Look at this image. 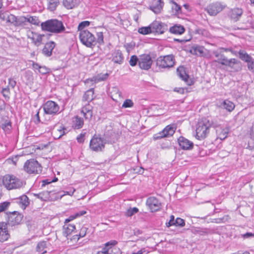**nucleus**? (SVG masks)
I'll list each match as a JSON object with an SVG mask.
<instances>
[{
	"label": "nucleus",
	"instance_id": "53",
	"mask_svg": "<svg viewBox=\"0 0 254 254\" xmlns=\"http://www.w3.org/2000/svg\"><path fill=\"white\" fill-rule=\"evenodd\" d=\"M87 229V228L86 227H82L81 228L78 235H76V236L78 237V240L80 238H83L86 235Z\"/></svg>",
	"mask_w": 254,
	"mask_h": 254
},
{
	"label": "nucleus",
	"instance_id": "5",
	"mask_svg": "<svg viewBox=\"0 0 254 254\" xmlns=\"http://www.w3.org/2000/svg\"><path fill=\"white\" fill-rule=\"evenodd\" d=\"M156 64L160 71H162L163 69L172 67L175 64L174 57L172 55L160 56L157 58Z\"/></svg>",
	"mask_w": 254,
	"mask_h": 254
},
{
	"label": "nucleus",
	"instance_id": "12",
	"mask_svg": "<svg viewBox=\"0 0 254 254\" xmlns=\"http://www.w3.org/2000/svg\"><path fill=\"white\" fill-rule=\"evenodd\" d=\"M7 214L8 216V223L11 226L20 224L23 217L22 214L16 211L9 212L7 213Z\"/></svg>",
	"mask_w": 254,
	"mask_h": 254
},
{
	"label": "nucleus",
	"instance_id": "16",
	"mask_svg": "<svg viewBox=\"0 0 254 254\" xmlns=\"http://www.w3.org/2000/svg\"><path fill=\"white\" fill-rule=\"evenodd\" d=\"M178 142L180 147L183 150H190L193 148V142L184 136H180L178 139Z\"/></svg>",
	"mask_w": 254,
	"mask_h": 254
},
{
	"label": "nucleus",
	"instance_id": "46",
	"mask_svg": "<svg viewBox=\"0 0 254 254\" xmlns=\"http://www.w3.org/2000/svg\"><path fill=\"white\" fill-rule=\"evenodd\" d=\"M111 248V241L108 242L104 245V247L102 248L103 254H110L109 250Z\"/></svg>",
	"mask_w": 254,
	"mask_h": 254
},
{
	"label": "nucleus",
	"instance_id": "57",
	"mask_svg": "<svg viewBox=\"0 0 254 254\" xmlns=\"http://www.w3.org/2000/svg\"><path fill=\"white\" fill-rule=\"evenodd\" d=\"M186 83V84L189 86L193 85L195 82V80L193 78H190L189 75L188 77H186L185 79L183 80Z\"/></svg>",
	"mask_w": 254,
	"mask_h": 254
},
{
	"label": "nucleus",
	"instance_id": "13",
	"mask_svg": "<svg viewBox=\"0 0 254 254\" xmlns=\"http://www.w3.org/2000/svg\"><path fill=\"white\" fill-rule=\"evenodd\" d=\"M139 67L144 70H148L151 67L153 61L148 54H142L139 56Z\"/></svg>",
	"mask_w": 254,
	"mask_h": 254
},
{
	"label": "nucleus",
	"instance_id": "36",
	"mask_svg": "<svg viewBox=\"0 0 254 254\" xmlns=\"http://www.w3.org/2000/svg\"><path fill=\"white\" fill-rule=\"evenodd\" d=\"M47 243L46 241H41L38 243L36 247V250L38 252H40L42 254H44L47 253L45 250L47 248Z\"/></svg>",
	"mask_w": 254,
	"mask_h": 254
},
{
	"label": "nucleus",
	"instance_id": "28",
	"mask_svg": "<svg viewBox=\"0 0 254 254\" xmlns=\"http://www.w3.org/2000/svg\"><path fill=\"white\" fill-rule=\"evenodd\" d=\"M63 4L67 9H72L77 6L80 2V0H63Z\"/></svg>",
	"mask_w": 254,
	"mask_h": 254
},
{
	"label": "nucleus",
	"instance_id": "19",
	"mask_svg": "<svg viewBox=\"0 0 254 254\" xmlns=\"http://www.w3.org/2000/svg\"><path fill=\"white\" fill-rule=\"evenodd\" d=\"M92 107L88 104L82 108L81 114L84 117L85 119L89 121L92 117Z\"/></svg>",
	"mask_w": 254,
	"mask_h": 254
},
{
	"label": "nucleus",
	"instance_id": "34",
	"mask_svg": "<svg viewBox=\"0 0 254 254\" xmlns=\"http://www.w3.org/2000/svg\"><path fill=\"white\" fill-rule=\"evenodd\" d=\"M94 99V89L93 88L86 91L83 95V101H91Z\"/></svg>",
	"mask_w": 254,
	"mask_h": 254
},
{
	"label": "nucleus",
	"instance_id": "18",
	"mask_svg": "<svg viewBox=\"0 0 254 254\" xmlns=\"http://www.w3.org/2000/svg\"><path fill=\"white\" fill-rule=\"evenodd\" d=\"M226 66L230 67L233 71L235 72L240 71L242 68L241 62L235 58L229 59Z\"/></svg>",
	"mask_w": 254,
	"mask_h": 254
},
{
	"label": "nucleus",
	"instance_id": "9",
	"mask_svg": "<svg viewBox=\"0 0 254 254\" xmlns=\"http://www.w3.org/2000/svg\"><path fill=\"white\" fill-rule=\"evenodd\" d=\"M43 109L45 114L56 115L59 113L60 107L53 101H48L43 105Z\"/></svg>",
	"mask_w": 254,
	"mask_h": 254
},
{
	"label": "nucleus",
	"instance_id": "22",
	"mask_svg": "<svg viewBox=\"0 0 254 254\" xmlns=\"http://www.w3.org/2000/svg\"><path fill=\"white\" fill-rule=\"evenodd\" d=\"M164 5V2L162 0H154L152 4L150 6V9L155 13L158 14L161 12Z\"/></svg>",
	"mask_w": 254,
	"mask_h": 254
},
{
	"label": "nucleus",
	"instance_id": "30",
	"mask_svg": "<svg viewBox=\"0 0 254 254\" xmlns=\"http://www.w3.org/2000/svg\"><path fill=\"white\" fill-rule=\"evenodd\" d=\"M63 228L64 229V235L67 237L75 230V226L72 224L64 223Z\"/></svg>",
	"mask_w": 254,
	"mask_h": 254
},
{
	"label": "nucleus",
	"instance_id": "10",
	"mask_svg": "<svg viewBox=\"0 0 254 254\" xmlns=\"http://www.w3.org/2000/svg\"><path fill=\"white\" fill-rule=\"evenodd\" d=\"M150 25L152 33L155 34H163L168 30L167 25L159 21L155 20Z\"/></svg>",
	"mask_w": 254,
	"mask_h": 254
},
{
	"label": "nucleus",
	"instance_id": "27",
	"mask_svg": "<svg viewBox=\"0 0 254 254\" xmlns=\"http://www.w3.org/2000/svg\"><path fill=\"white\" fill-rule=\"evenodd\" d=\"M185 31V27L180 24H175L169 28V32L176 35H181Z\"/></svg>",
	"mask_w": 254,
	"mask_h": 254
},
{
	"label": "nucleus",
	"instance_id": "56",
	"mask_svg": "<svg viewBox=\"0 0 254 254\" xmlns=\"http://www.w3.org/2000/svg\"><path fill=\"white\" fill-rule=\"evenodd\" d=\"M175 216L173 215L170 216V220L166 223V226L169 228L172 226H175Z\"/></svg>",
	"mask_w": 254,
	"mask_h": 254
},
{
	"label": "nucleus",
	"instance_id": "50",
	"mask_svg": "<svg viewBox=\"0 0 254 254\" xmlns=\"http://www.w3.org/2000/svg\"><path fill=\"white\" fill-rule=\"evenodd\" d=\"M133 103L132 101L130 99H126L123 105L122 108H130L133 106Z\"/></svg>",
	"mask_w": 254,
	"mask_h": 254
},
{
	"label": "nucleus",
	"instance_id": "14",
	"mask_svg": "<svg viewBox=\"0 0 254 254\" xmlns=\"http://www.w3.org/2000/svg\"><path fill=\"white\" fill-rule=\"evenodd\" d=\"M243 9L241 8L235 7L231 9L228 12V18L233 22L240 20L243 14Z\"/></svg>",
	"mask_w": 254,
	"mask_h": 254
},
{
	"label": "nucleus",
	"instance_id": "11",
	"mask_svg": "<svg viewBox=\"0 0 254 254\" xmlns=\"http://www.w3.org/2000/svg\"><path fill=\"white\" fill-rule=\"evenodd\" d=\"M225 7L220 2H215L207 6L206 10L210 15L215 16L221 12Z\"/></svg>",
	"mask_w": 254,
	"mask_h": 254
},
{
	"label": "nucleus",
	"instance_id": "32",
	"mask_svg": "<svg viewBox=\"0 0 254 254\" xmlns=\"http://www.w3.org/2000/svg\"><path fill=\"white\" fill-rule=\"evenodd\" d=\"M194 234H198L201 236H205L210 233V230L207 228H195L192 230Z\"/></svg>",
	"mask_w": 254,
	"mask_h": 254
},
{
	"label": "nucleus",
	"instance_id": "25",
	"mask_svg": "<svg viewBox=\"0 0 254 254\" xmlns=\"http://www.w3.org/2000/svg\"><path fill=\"white\" fill-rule=\"evenodd\" d=\"M54 193H55L54 190H46L39 193H34V195L42 201H47L51 199V194Z\"/></svg>",
	"mask_w": 254,
	"mask_h": 254
},
{
	"label": "nucleus",
	"instance_id": "3",
	"mask_svg": "<svg viewBox=\"0 0 254 254\" xmlns=\"http://www.w3.org/2000/svg\"><path fill=\"white\" fill-rule=\"evenodd\" d=\"M43 31L50 32L53 33H61L64 32L65 28L62 21L57 19H51L42 22L40 24Z\"/></svg>",
	"mask_w": 254,
	"mask_h": 254
},
{
	"label": "nucleus",
	"instance_id": "49",
	"mask_svg": "<svg viewBox=\"0 0 254 254\" xmlns=\"http://www.w3.org/2000/svg\"><path fill=\"white\" fill-rule=\"evenodd\" d=\"M185 225V220L180 217H178L176 218L175 221V226H179V227H184Z\"/></svg>",
	"mask_w": 254,
	"mask_h": 254
},
{
	"label": "nucleus",
	"instance_id": "4",
	"mask_svg": "<svg viewBox=\"0 0 254 254\" xmlns=\"http://www.w3.org/2000/svg\"><path fill=\"white\" fill-rule=\"evenodd\" d=\"M3 186L7 190L16 189L23 186L22 181L13 175H6L2 179Z\"/></svg>",
	"mask_w": 254,
	"mask_h": 254
},
{
	"label": "nucleus",
	"instance_id": "8",
	"mask_svg": "<svg viewBox=\"0 0 254 254\" xmlns=\"http://www.w3.org/2000/svg\"><path fill=\"white\" fill-rule=\"evenodd\" d=\"M176 127L175 125L167 126L162 131L154 134L153 138L154 140L160 139L164 137L172 136L175 132Z\"/></svg>",
	"mask_w": 254,
	"mask_h": 254
},
{
	"label": "nucleus",
	"instance_id": "42",
	"mask_svg": "<svg viewBox=\"0 0 254 254\" xmlns=\"http://www.w3.org/2000/svg\"><path fill=\"white\" fill-rule=\"evenodd\" d=\"M86 213L85 211H81L78 212L74 214L70 215L68 218L66 219L64 221V223H68L71 221L74 220V219L83 215Z\"/></svg>",
	"mask_w": 254,
	"mask_h": 254
},
{
	"label": "nucleus",
	"instance_id": "61",
	"mask_svg": "<svg viewBox=\"0 0 254 254\" xmlns=\"http://www.w3.org/2000/svg\"><path fill=\"white\" fill-rule=\"evenodd\" d=\"M187 90V88H181V87H175L174 89V91L177 92L182 94H184L185 93V91Z\"/></svg>",
	"mask_w": 254,
	"mask_h": 254
},
{
	"label": "nucleus",
	"instance_id": "33",
	"mask_svg": "<svg viewBox=\"0 0 254 254\" xmlns=\"http://www.w3.org/2000/svg\"><path fill=\"white\" fill-rule=\"evenodd\" d=\"M84 124L83 120L82 118L76 116L73 120V127L75 129L81 128Z\"/></svg>",
	"mask_w": 254,
	"mask_h": 254
},
{
	"label": "nucleus",
	"instance_id": "17",
	"mask_svg": "<svg viewBox=\"0 0 254 254\" xmlns=\"http://www.w3.org/2000/svg\"><path fill=\"white\" fill-rule=\"evenodd\" d=\"M10 237L7 228V223L4 222H0V242L7 241Z\"/></svg>",
	"mask_w": 254,
	"mask_h": 254
},
{
	"label": "nucleus",
	"instance_id": "44",
	"mask_svg": "<svg viewBox=\"0 0 254 254\" xmlns=\"http://www.w3.org/2000/svg\"><path fill=\"white\" fill-rule=\"evenodd\" d=\"M60 2L59 0H49L48 3V9L53 11L56 9L58 5L59 4Z\"/></svg>",
	"mask_w": 254,
	"mask_h": 254
},
{
	"label": "nucleus",
	"instance_id": "7",
	"mask_svg": "<svg viewBox=\"0 0 254 254\" xmlns=\"http://www.w3.org/2000/svg\"><path fill=\"white\" fill-rule=\"evenodd\" d=\"M24 170L28 174H39L42 172V167L39 162L31 159L26 161L24 165Z\"/></svg>",
	"mask_w": 254,
	"mask_h": 254
},
{
	"label": "nucleus",
	"instance_id": "51",
	"mask_svg": "<svg viewBox=\"0 0 254 254\" xmlns=\"http://www.w3.org/2000/svg\"><path fill=\"white\" fill-rule=\"evenodd\" d=\"M138 211V209L136 207L130 208L127 210L126 212V215L128 217L131 216L134 214L137 213Z\"/></svg>",
	"mask_w": 254,
	"mask_h": 254
},
{
	"label": "nucleus",
	"instance_id": "43",
	"mask_svg": "<svg viewBox=\"0 0 254 254\" xmlns=\"http://www.w3.org/2000/svg\"><path fill=\"white\" fill-rule=\"evenodd\" d=\"M27 17L24 16L17 17L15 26H24L27 23Z\"/></svg>",
	"mask_w": 254,
	"mask_h": 254
},
{
	"label": "nucleus",
	"instance_id": "1",
	"mask_svg": "<svg viewBox=\"0 0 254 254\" xmlns=\"http://www.w3.org/2000/svg\"><path fill=\"white\" fill-rule=\"evenodd\" d=\"M219 127V124L208 118H202L196 125L195 137L199 140L204 139L209 134L210 127L216 128Z\"/></svg>",
	"mask_w": 254,
	"mask_h": 254
},
{
	"label": "nucleus",
	"instance_id": "24",
	"mask_svg": "<svg viewBox=\"0 0 254 254\" xmlns=\"http://www.w3.org/2000/svg\"><path fill=\"white\" fill-rule=\"evenodd\" d=\"M215 129L218 138L221 140H223L227 138V135L230 131V128L229 127L222 128L220 126L219 127Z\"/></svg>",
	"mask_w": 254,
	"mask_h": 254
},
{
	"label": "nucleus",
	"instance_id": "39",
	"mask_svg": "<svg viewBox=\"0 0 254 254\" xmlns=\"http://www.w3.org/2000/svg\"><path fill=\"white\" fill-rule=\"evenodd\" d=\"M27 22L30 23L31 24L36 25V26H39L40 21L38 17L36 16H30V15H27Z\"/></svg>",
	"mask_w": 254,
	"mask_h": 254
},
{
	"label": "nucleus",
	"instance_id": "60",
	"mask_svg": "<svg viewBox=\"0 0 254 254\" xmlns=\"http://www.w3.org/2000/svg\"><path fill=\"white\" fill-rule=\"evenodd\" d=\"M3 96L6 98H9V89L8 88H3L1 92Z\"/></svg>",
	"mask_w": 254,
	"mask_h": 254
},
{
	"label": "nucleus",
	"instance_id": "35",
	"mask_svg": "<svg viewBox=\"0 0 254 254\" xmlns=\"http://www.w3.org/2000/svg\"><path fill=\"white\" fill-rule=\"evenodd\" d=\"M222 106L224 109H225L229 112H232L235 108L234 104L228 100H225L222 104Z\"/></svg>",
	"mask_w": 254,
	"mask_h": 254
},
{
	"label": "nucleus",
	"instance_id": "54",
	"mask_svg": "<svg viewBox=\"0 0 254 254\" xmlns=\"http://www.w3.org/2000/svg\"><path fill=\"white\" fill-rule=\"evenodd\" d=\"M247 65L248 68L250 71L252 72H254V60L253 58L251 59V60H250V62H247Z\"/></svg>",
	"mask_w": 254,
	"mask_h": 254
},
{
	"label": "nucleus",
	"instance_id": "29",
	"mask_svg": "<svg viewBox=\"0 0 254 254\" xmlns=\"http://www.w3.org/2000/svg\"><path fill=\"white\" fill-rule=\"evenodd\" d=\"M0 127L6 133H10L12 128L11 121L8 120H3L1 123Z\"/></svg>",
	"mask_w": 254,
	"mask_h": 254
},
{
	"label": "nucleus",
	"instance_id": "41",
	"mask_svg": "<svg viewBox=\"0 0 254 254\" xmlns=\"http://www.w3.org/2000/svg\"><path fill=\"white\" fill-rule=\"evenodd\" d=\"M177 72L180 78L183 80L186 77H188V74H187L186 71V68L183 66H180L177 69Z\"/></svg>",
	"mask_w": 254,
	"mask_h": 254
},
{
	"label": "nucleus",
	"instance_id": "15",
	"mask_svg": "<svg viewBox=\"0 0 254 254\" xmlns=\"http://www.w3.org/2000/svg\"><path fill=\"white\" fill-rule=\"evenodd\" d=\"M146 203L151 212L157 211L161 208V202L154 196L148 197L146 200Z\"/></svg>",
	"mask_w": 254,
	"mask_h": 254
},
{
	"label": "nucleus",
	"instance_id": "31",
	"mask_svg": "<svg viewBox=\"0 0 254 254\" xmlns=\"http://www.w3.org/2000/svg\"><path fill=\"white\" fill-rule=\"evenodd\" d=\"M112 61L119 64H121L123 62L124 57L121 51L117 50L115 52Z\"/></svg>",
	"mask_w": 254,
	"mask_h": 254
},
{
	"label": "nucleus",
	"instance_id": "23",
	"mask_svg": "<svg viewBox=\"0 0 254 254\" xmlns=\"http://www.w3.org/2000/svg\"><path fill=\"white\" fill-rule=\"evenodd\" d=\"M109 74L108 73H100L98 74L97 75L93 77L90 79H88L86 81V83H89L90 82H94L95 83H98L100 81H104L107 79L109 76Z\"/></svg>",
	"mask_w": 254,
	"mask_h": 254
},
{
	"label": "nucleus",
	"instance_id": "21",
	"mask_svg": "<svg viewBox=\"0 0 254 254\" xmlns=\"http://www.w3.org/2000/svg\"><path fill=\"white\" fill-rule=\"evenodd\" d=\"M55 46L56 44L54 42L51 41L47 43L42 50V53L47 57H50Z\"/></svg>",
	"mask_w": 254,
	"mask_h": 254
},
{
	"label": "nucleus",
	"instance_id": "52",
	"mask_svg": "<svg viewBox=\"0 0 254 254\" xmlns=\"http://www.w3.org/2000/svg\"><path fill=\"white\" fill-rule=\"evenodd\" d=\"M90 25V22L88 21H84L80 22L78 26V29L79 31H81V30H84L83 29L88 26Z\"/></svg>",
	"mask_w": 254,
	"mask_h": 254
},
{
	"label": "nucleus",
	"instance_id": "45",
	"mask_svg": "<svg viewBox=\"0 0 254 254\" xmlns=\"http://www.w3.org/2000/svg\"><path fill=\"white\" fill-rule=\"evenodd\" d=\"M140 57L138 58L136 55H132L130 57L129 61V64L131 66H134L138 64L139 65Z\"/></svg>",
	"mask_w": 254,
	"mask_h": 254
},
{
	"label": "nucleus",
	"instance_id": "48",
	"mask_svg": "<svg viewBox=\"0 0 254 254\" xmlns=\"http://www.w3.org/2000/svg\"><path fill=\"white\" fill-rule=\"evenodd\" d=\"M7 23H10L15 26L16 22L17 16L13 14H10L8 15Z\"/></svg>",
	"mask_w": 254,
	"mask_h": 254
},
{
	"label": "nucleus",
	"instance_id": "63",
	"mask_svg": "<svg viewBox=\"0 0 254 254\" xmlns=\"http://www.w3.org/2000/svg\"><path fill=\"white\" fill-rule=\"evenodd\" d=\"M64 130H66V128L64 127H61L60 128L58 129V131L60 133V135L59 137H57V138H61L63 135H64L65 134Z\"/></svg>",
	"mask_w": 254,
	"mask_h": 254
},
{
	"label": "nucleus",
	"instance_id": "6",
	"mask_svg": "<svg viewBox=\"0 0 254 254\" xmlns=\"http://www.w3.org/2000/svg\"><path fill=\"white\" fill-rule=\"evenodd\" d=\"M79 37L81 42L87 47L92 48L96 44L95 37L88 30H81Z\"/></svg>",
	"mask_w": 254,
	"mask_h": 254
},
{
	"label": "nucleus",
	"instance_id": "2",
	"mask_svg": "<svg viewBox=\"0 0 254 254\" xmlns=\"http://www.w3.org/2000/svg\"><path fill=\"white\" fill-rule=\"evenodd\" d=\"M111 133L109 130L105 131L102 138L95 135L91 139L89 147L96 152L102 151L105 147V144L111 140Z\"/></svg>",
	"mask_w": 254,
	"mask_h": 254
},
{
	"label": "nucleus",
	"instance_id": "62",
	"mask_svg": "<svg viewBox=\"0 0 254 254\" xmlns=\"http://www.w3.org/2000/svg\"><path fill=\"white\" fill-rule=\"evenodd\" d=\"M242 237L244 239H248L251 237H254V233L251 232H247L244 234H242Z\"/></svg>",
	"mask_w": 254,
	"mask_h": 254
},
{
	"label": "nucleus",
	"instance_id": "59",
	"mask_svg": "<svg viewBox=\"0 0 254 254\" xmlns=\"http://www.w3.org/2000/svg\"><path fill=\"white\" fill-rule=\"evenodd\" d=\"M97 40H96V43L98 42L99 44H101L103 43V32H98L97 33Z\"/></svg>",
	"mask_w": 254,
	"mask_h": 254
},
{
	"label": "nucleus",
	"instance_id": "40",
	"mask_svg": "<svg viewBox=\"0 0 254 254\" xmlns=\"http://www.w3.org/2000/svg\"><path fill=\"white\" fill-rule=\"evenodd\" d=\"M138 32L142 35H147L152 33L151 25L148 26L141 27L138 29Z\"/></svg>",
	"mask_w": 254,
	"mask_h": 254
},
{
	"label": "nucleus",
	"instance_id": "37",
	"mask_svg": "<svg viewBox=\"0 0 254 254\" xmlns=\"http://www.w3.org/2000/svg\"><path fill=\"white\" fill-rule=\"evenodd\" d=\"M238 54H239V58L245 62H250L252 57L248 54L244 50H240Z\"/></svg>",
	"mask_w": 254,
	"mask_h": 254
},
{
	"label": "nucleus",
	"instance_id": "26",
	"mask_svg": "<svg viewBox=\"0 0 254 254\" xmlns=\"http://www.w3.org/2000/svg\"><path fill=\"white\" fill-rule=\"evenodd\" d=\"M213 54L215 57L217 58V60H214V62L218 63L222 65L226 66L229 59H228L224 54L217 52H214Z\"/></svg>",
	"mask_w": 254,
	"mask_h": 254
},
{
	"label": "nucleus",
	"instance_id": "58",
	"mask_svg": "<svg viewBox=\"0 0 254 254\" xmlns=\"http://www.w3.org/2000/svg\"><path fill=\"white\" fill-rule=\"evenodd\" d=\"M10 203L8 202H3L0 203V212L5 210V209L9 205Z\"/></svg>",
	"mask_w": 254,
	"mask_h": 254
},
{
	"label": "nucleus",
	"instance_id": "20",
	"mask_svg": "<svg viewBox=\"0 0 254 254\" xmlns=\"http://www.w3.org/2000/svg\"><path fill=\"white\" fill-rule=\"evenodd\" d=\"M15 202L18 204L23 209H25L30 204L29 198L25 194L15 198Z\"/></svg>",
	"mask_w": 254,
	"mask_h": 254
},
{
	"label": "nucleus",
	"instance_id": "47",
	"mask_svg": "<svg viewBox=\"0 0 254 254\" xmlns=\"http://www.w3.org/2000/svg\"><path fill=\"white\" fill-rule=\"evenodd\" d=\"M174 5L172 6V10L175 15L179 14L182 13L181 6L177 4L176 2L173 1Z\"/></svg>",
	"mask_w": 254,
	"mask_h": 254
},
{
	"label": "nucleus",
	"instance_id": "38",
	"mask_svg": "<svg viewBox=\"0 0 254 254\" xmlns=\"http://www.w3.org/2000/svg\"><path fill=\"white\" fill-rule=\"evenodd\" d=\"M204 47L200 46H193L190 50V53L193 55H201L203 53Z\"/></svg>",
	"mask_w": 254,
	"mask_h": 254
},
{
	"label": "nucleus",
	"instance_id": "55",
	"mask_svg": "<svg viewBox=\"0 0 254 254\" xmlns=\"http://www.w3.org/2000/svg\"><path fill=\"white\" fill-rule=\"evenodd\" d=\"M50 72V69L45 66H41L39 72L42 74H46Z\"/></svg>",
	"mask_w": 254,
	"mask_h": 254
},
{
	"label": "nucleus",
	"instance_id": "64",
	"mask_svg": "<svg viewBox=\"0 0 254 254\" xmlns=\"http://www.w3.org/2000/svg\"><path fill=\"white\" fill-rule=\"evenodd\" d=\"M112 254H122V252L120 249H117L116 247L112 248Z\"/></svg>",
	"mask_w": 254,
	"mask_h": 254
}]
</instances>
